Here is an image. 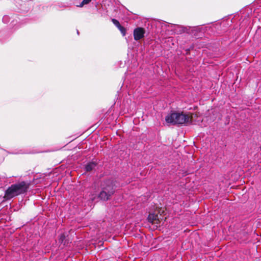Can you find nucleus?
I'll return each instance as SVG.
<instances>
[{
	"label": "nucleus",
	"mask_w": 261,
	"mask_h": 261,
	"mask_svg": "<svg viewBox=\"0 0 261 261\" xmlns=\"http://www.w3.org/2000/svg\"><path fill=\"white\" fill-rule=\"evenodd\" d=\"M77 34H79V32L78 30H77Z\"/></svg>",
	"instance_id": "13"
},
{
	"label": "nucleus",
	"mask_w": 261,
	"mask_h": 261,
	"mask_svg": "<svg viewBox=\"0 0 261 261\" xmlns=\"http://www.w3.org/2000/svg\"><path fill=\"white\" fill-rule=\"evenodd\" d=\"M148 220L149 222L158 225L159 223L158 215L155 214H150L148 217Z\"/></svg>",
	"instance_id": "5"
},
{
	"label": "nucleus",
	"mask_w": 261,
	"mask_h": 261,
	"mask_svg": "<svg viewBox=\"0 0 261 261\" xmlns=\"http://www.w3.org/2000/svg\"><path fill=\"white\" fill-rule=\"evenodd\" d=\"M8 17L7 16H5L3 18V21L5 23H7L8 22Z\"/></svg>",
	"instance_id": "9"
},
{
	"label": "nucleus",
	"mask_w": 261,
	"mask_h": 261,
	"mask_svg": "<svg viewBox=\"0 0 261 261\" xmlns=\"http://www.w3.org/2000/svg\"><path fill=\"white\" fill-rule=\"evenodd\" d=\"M114 187L113 180L108 179L104 181L101 185V190L98 195V198L103 201L109 199L114 193Z\"/></svg>",
	"instance_id": "3"
},
{
	"label": "nucleus",
	"mask_w": 261,
	"mask_h": 261,
	"mask_svg": "<svg viewBox=\"0 0 261 261\" xmlns=\"http://www.w3.org/2000/svg\"><path fill=\"white\" fill-rule=\"evenodd\" d=\"M64 238H65V236H63V235H62V236H61V237H60V239L62 241H63Z\"/></svg>",
	"instance_id": "12"
},
{
	"label": "nucleus",
	"mask_w": 261,
	"mask_h": 261,
	"mask_svg": "<svg viewBox=\"0 0 261 261\" xmlns=\"http://www.w3.org/2000/svg\"><path fill=\"white\" fill-rule=\"evenodd\" d=\"M112 21L113 22V23H114V24H115V25L117 28H118L119 27H120V25H120V24L119 22L117 20H116V19H114V18H113V19H112Z\"/></svg>",
	"instance_id": "8"
},
{
	"label": "nucleus",
	"mask_w": 261,
	"mask_h": 261,
	"mask_svg": "<svg viewBox=\"0 0 261 261\" xmlns=\"http://www.w3.org/2000/svg\"><path fill=\"white\" fill-rule=\"evenodd\" d=\"M118 28L119 29V30L121 32V33L122 34L123 36H125V31H126L125 29L123 27H122L121 25H120V27H119Z\"/></svg>",
	"instance_id": "7"
},
{
	"label": "nucleus",
	"mask_w": 261,
	"mask_h": 261,
	"mask_svg": "<svg viewBox=\"0 0 261 261\" xmlns=\"http://www.w3.org/2000/svg\"><path fill=\"white\" fill-rule=\"evenodd\" d=\"M29 185L25 181L12 185L5 191L4 198L6 199H10L16 196L25 193Z\"/></svg>",
	"instance_id": "1"
},
{
	"label": "nucleus",
	"mask_w": 261,
	"mask_h": 261,
	"mask_svg": "<svg viewBox=\"0 0 261 261\" xmlns=\"http://www.w3.org/2000/svg\"><path fill=\"white\" fill-rule=\"evenodd\" d=\"M92 0H83V3L86 5L88 4Z\"/></svg>",
	"instance_id": "10"
},
{
	"label": "nucleus",
	"mask_w": 261,
	"mask_h": 261,
	"mask_svg": "<svg viewBox=\"0 0 261 261\" xmlns=\"http://www.w3.org/2000/svg\"><path fill=\"white\" fill-rule=\"evenodd\" d=\"M145 33L144 29L140 27L136 28L134 30V37L136 41H138L144 37Z\"/></svg>",
	"instance_id": "4"
},
{
	"label": "nucleus",
	"mask_w": 261,
	"mask_h": 261,
	"mask_svg": "<svg viewBox=\"0 0 261 261\" xmlns=\"http://www.w3.org/2000/svg\"><path fill=\"white\" fill-rule=\"evenodd\" d=\"M86 5L85 3H83V1L78 6L80 7H82L84 5Z\"/></svg>",
	"instance_id": "11"
},
{
	"label": "nucleus",
	"mask_w": 261,
	"mask_h": 261,
	"mask_svg": "<svg viewBox=\"0 0 261 261\" xmlns=\"http://www.w3.org/2000/svg\"><path fill=\"white\" fill-rule=\"evenodd\" d=\"M96 166V163L95 162H89L85 166V170L86 171L89 172L94 169Z\"/></svg>",
	"instance_id": "6"
},
{
	"label": "nucleus",
	"mask_w": 261,
	"mask_h": 261,
	"mask_svg": "<svg viewBox=\"0 0 261 261\" xmlns=\"http://www.w3.org/2000/svg\"><path fill=\"white\" fill-rule=\"evenodd\" d=\"M192 116L182 113H173L168 115L165 120L167 123L172 124H190L192 123Z\"/></svg>",
	"instance_id": "2"
}]
</instances>
